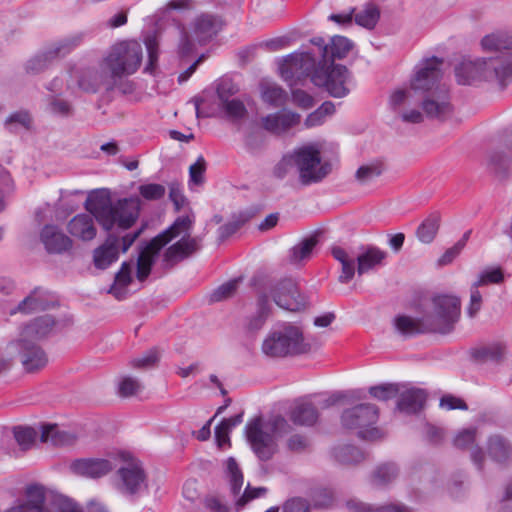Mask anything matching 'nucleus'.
<instances>
[{"label":"nucleus","mask_w":512,"mask_h":512,"mask_svg":"<svg viewBox=\"0 0 512 512\" xmlns=\"http://www.w3.org/2000/svg\"><path fill=\"white\" fill-rule=\"evenodd\" d=\"M141 201L138 197L123 198L112 202L108 197L94 196L86 201V209L90 214H78L68 223L69 233L83 241L95 238L97 230L93 217L105 231L117 227L127 230L134 225L139 217Z\"/></svg>","instance_id":"f257e3e1"},{"label":"nucleus","mask_w":512,"mask_h":512,"mask_svg":"<svg viewBox=\"0 0 512 512\" xmlns=\"http://www.w3.org/2000/svg\"><path fill=\"white\" fill-rule=\"evenodd\" d=\"M481 47L495 56L463 59L455 67V77L461 85H475L496 80L505 86L512 78V36L506 31H494L484 36Z\"/></svg>","instance_id":"f03ea898"},{"label":"nucleus","mask_w":512,"mask_h":512,"mask_svg":"<svg viewBox=\"0 0 512 512\" xmlns=\"http://www.w3.org/2000/svg\"><path fill=\"white\" fill-rule=\"evenodd\" d=\"M194 220L190 216H180L165 231L154 237L139 253L136 277L144 281L150 274L160 250L173 239H180L169 246L163 254V262L172 267L176 263L190 257L200 249L201 239L191 237L190 231Z\"/></svg>","instance_id":"7ed1b4c3"},{"label":"nucleus","mask_w":512,"mask_h":512,"mask_svg":"<svg viewBox=\"0 0 512 512\" xmlns=\"http://www.w3.org/2000/svg\"><path fill=\"white\" fill-rule=\"evenodd\" d=\"M443 60L432 57L417 67L411 79L412 90L421 98V107L429 119L444 121L452 115L448 88L440 84Z\"/></svg>","instance_id":"20e7f679"},{"label":"nucleus","mask_w":512,"mask_h":512,"mask_svg":"<svg viewBox=\"0 0 512 512\" xmlns=\"http://www.w3.org/2000/svg\"><path fill=\"white\" fill-rule=\"evenodd\" d=\"M222 28V20L217 15L202 13L197 15L190 24V32L179 22L169 25L159 38L175 36L178 38V53L181 56L190 55L195 49V42L202 45L211 40Z\"/></svg>","instance_id":"39448f33"},{"label":"nucleus","mask_w":512,"mask_h":512,"mask_svg":"<svg viewBox=\"0 0 512 512\" xmlns=\"http://www.w3.org/2000/svg\"><path fill=\"white\" fill-rule=\"evenodd\" d=\"M291 431V426L282 416H275L267 424L262 417H254L245 426V436L251 449L261 461L270 460L278 450L276 437Z\"/></svg>","instance_id":"423d86ee"},{"label":"nucleus","mask_w":512,"mask_h":512,"mask_svg":"<svg viewBox=\"0 0 512 512\" xmlns=\"http://www.w3.org/2000/svg\"><path fill=\"white\" fill-rule=\"evenodd\" d=\"M143 59V49L134 40L120 41L112 45L102 57L104 69L107 70L114 84L131 76L139 69Z\"/></svg>","instance_id":"0eeeda50"},{"label":"nucleus","mask_w":512,"mask_h":512,"mask_svg":"<svg viewBox=\"0 0 512 512\" xmlns=\"http://www.w3.org/2000/svg\"><path fill=\"white\" fill-rule=\"evenodd\" d=\"M311 345L305 341L302 329L285 323L271 330L264 338L261 351L269 358H284L310 352Z\"/></svg>","instance_id":"6e6552de"},{"label":"nucleus","mask_w":512,"mask_h":512,"mask_svg":"<svg viewBox=\"0 0 512 512\" xmlns=\"http://www.w3.org/2000/svg\"><path fill=\"white\" fill-rule=\"evenodd\" d=\"M461 313V301L452 295H438L425 308V328L433 333L447 334L454 329Z\"/></svg>","instance_id":"1a4fd4ad"},{"label":"nucleus","mask_w":512,"mask_h":512,"mask_svg":"<svg viewBox=\"0 0 512 512\" xmlns=\"http://www.w3.org/2000/svg\"><path fill=\"white\" fill-rule=\"evenodd\" d=\"M332 255L341 264V273L338 281L342 284L350 282L356 271L361 276L381 265L387 256L386 252L373 246L368 247L366 251L357 255V257L351 256L341 247H333Z\"/></svg>","instance_id":"9d476101"},{"label":"nucleus","mask_w":512,"mask_h":512,"mask_svg":"<svg viewBox=\"0 0 512 512\" xmlns=\"http://www.w3.org/2000/svg\"><path fill=\"white\" fill-rule=\"evenodd\" d=\"M25 500L10 507L6 512H82L73 500L65 496H56L45 505V489L38 484L28 485L25 489Z\"/></svg>","instance_id":"9b49d317"},{"label":"nucleus","mask_w":512,"mask_h":512,"mask_svg":"<svg viewBox=\"0 0 512 512\" xmlns=\"http://www.w3.org/2000/svg\"><path fill=\"white\" fill-rule=\"evenodd\" d=\"M378 420V409L375 405L365 403L343 411L341 423L345 429L357 430L358 436L366 440L380 438L381 432L373 427Z\"/></svg>","instance_id":"f8f14e48"},{"label":"nucleus","mask_w":512,"mask_h":512,"mask_svg":"<svg viewBox=\"0 0 512 512\" xmlns=\"http://www.w3.org/2000/svg\"><path fill=\"white\" fill-rule=\"evenodd\" d=\"M293 155L299 181L303 185L318 183L331 172V165L321 161L320 151L312 145L295 150Z\"/></svg>","instance_id":"ddd939ff"},{"label":"nucleus","mask_w":512,"mask_h":512,"mask_svg":"<svg viewBox=\"0 0 512 512\" xmlns=\"http://www.w3.org/2000/svg\"><path fill=\"white\" fill-rule=\"evenodd\" d=\"M258 292H266L268 299L272 297L278 307L289 311H299L307 304L305 296L299 292L297 283L291 278L269 282Z\"/></svg>","instance_id":"4468645a"},{"label":"nucleus","mask_w":512,"mask_h":512,"mask_svg":"<svg viewBox=\"0 0 512 512\" xmlns=\"http://www.w3.org/2000/svg\"><path fill=\"white\" fill-rule=\"evenodd\" d=\"M70 78L84 93L95 94L101 89L111 92L116 88L107 70L100 60L98 67H74L70 70Z\"/></svg>","instance_id":"2eb2a0df"},{"label":"nucleus","mask_w":512,"mask_h":512,"mask_svg":"<svg viewBox=\"0 0 512 512\" xmlns=\"http://www.w3.org/2000/svg\"><path fill=\"white\" fill-rule=\"evenodd\" d=\"M349 77V71L343 65H318L311 80L316 86L324 87L332 97L342 98L349 94Z\"/></svg>","instance_id":"dca6fc26"},{"label":"nucleus","mask_w":512,"mask_h":512,"mask_svg":"<svg viewBox=\"0 0 512 512\" xmlns=\"http://www.w3.org/2000/svg\"><path fill=\"white\" fill-rule=\"evenodd\" d=\"M117 474L120 478L118 488L122 493L133 495L147 488L146 473L138 460L131 459L118 469Z\"/></svg>","instance_id":"f3484780"},{"label":"nucleus","mask_w":512,"mask_h":512,"mask_svg":"<svg viewBox=\"0 0 512 512\" xmlns=\"http://www.w3.org/2000/svg\"><path fill=\"white\" fill-rule=\"evenodd\" d=\"M17 343L19 346L20 361L26 372L32 373L47 365V354L34 341L20 338Z\"/></svg>","instance_id":"a211bd4d"},{"label":"nucleus","mask_w":512,"mask_h":512,"mask_svg":"<svg viewBox=\"0 0 512 512\" xmlns=\"http://www.w3.org/2000/svg\"><path fill=\"white\" fill-rule=\"evenodd\" d=\"M315 66V59L309 52L293 53L287 56L281 67V76L285 81H291L293 78L306 76Z\"/></svg>","instance_id":"6ab92c4d"},{"label":"nucleus","mask_w":512,"mask_h":512,"mask_svg":"<svg viewBox=\"0 0 512 512\" xmlns=\"http://www.w3.org/2000/svg\"><path fill=\"white\" fill-rule=\"evenodd\" d=\"M40 242L49 254H63L72 248V240L55 224H46L40 230Z\"/></svg>","instance_id":"aec40b11"},{"label":"nucleus","mask_w":512,"mask_h":512,"mask_svg":"<svg viewBox=\"0 0 512 512\" xmlns=\"http://www.w3.org/2000/svg\"><path fill=\"white\" fill-rule=\"evenodd\" d=\"M56 300L47 291L42 288H35L27 297H25L11 314L21 312L24 314L36 313L53 308Z\"/></svg>","instance_id":"412c9836"},{"label":"nucleus","mask_w":512,"mask_h":512,"mask_svg":"<svg viewBox=\"0 0 512 512\" xmlns=\"http://www.w3.org/2000/svg\"><path fill=\"white\" fill-rule=\"evenodd\" d=\"M72 471L80 476L99 478L108 474L113 466L107 459L87 458L78 459L71 464Z\"/></svg>","instance_id":"4be33fe9"},{"label":"nucleus","mask_w":512,"mask_h":512,"mask_svg":"<svg viewBox=\"0 0 512 512\" xmlns=\"http://www.w3.org/2000/svg\"><path fill=\"white\" fill-rule=\"evenodd\" d=\"M301 116L298 113L283 110L269 114L262 118L263 128L274 134H281L294 127L300 122Z\"/></svg>","instance_id":"5701e85b"},{"label":"nucleus","mask_w":512,"mask_h":512,"mask_svg":"<svg viewBox=\"0 0 512 512\" xmlns=\"http://www.w3.org/2000/svg\"><path fill=\"white\" fill-rule=\"evenodd\" d=\"M120 250L119 237L110 233L103 245L94 250V264L99 269L107 268L118 259Z\"/></svg>","instance_id":"b1692460"},{"label":"nucleus","mask_w":512,"mask_h":512,"mask_svg":"<svg viewBox=\"0 0 512 512\" xmlns=\"http://www.w3.org/2000/svg\"><path fill=\"white\" fill-rule=\"evenodd\" d=\"M476 439V429H464L460 431L454 438V446L460 449H470L471 459L478 469H482L485 455L482 449L478 446H474Z\"/></svg>","instance_id":"393cba45"},{"label":"nucleus","mask_w":512,"mask_h":512,"mask_svg":"<svg viewBox=\"0 0 512 512\" xmlns=\"http://www.w3.org/2000/svg\"><path fill=\"white\" fill-rule=\"evenodd\" d=\"M55 325V320L50 315L38 317L27 324L20 338H26L30 341L40 340L46 337Z\"/></svg>","instance_id":"a878e982"},{"label":"nucleus","mask_w":512,"mask_h":512,"mask_svg":"<svg viewBox=\"0 0 512 512\" xmlns=\"http://www.w3.org/2000/svg\"><path fill=\"white\" fill-rule=\"evenodd\" d=\"M487 452L495 462L507 463L512 455V444L501 435H492L487 441Z\"/></svg>","instance_id":"bb28decb"},{"label":"nucleus","mask_w":512,"mask_h":512,"mask_svg":"<svg viewBox=\"0 0 512 512\" xmlns=\"http://www.w3.org/2000/svg\"><path fill=\"white\" fill-rule=\"evenodd\" d=\"M426 401V394L422 389L411 388L400 394L397 408L407 414L420 411Z\"/></svg>","instance_id":"cd10ccee"},{"label":"nucleus","mask_w":512,"mask_h":512,"mask_svg":"<svg viewBox=\"0 0 512 512\" xmlns=\"http://www.w3.org/2000/svg\"><path fill=\"white\" fill-rule=\"evenodd\" d=\"M427 323L426 317L413 318L406 315H399L394 320L396 330L404 336H413L422 333H433L432 330L425 328Z\"/></svg>","instance_id":"c85d7f7f"},{"label":"nucleus","mask_w":512,"mask_h":512,"mask_svg":"<svg viewBox=\"0 0 512 512\" xmlns=\"http://www.w3.org/2000/svg\"><path fill=\"white\" fill-rule=\"evenodd\" d=\"M84 39L83 33H75L53 42L47 48V55L55 60L64 57L78 47Z\"/></svg>","instance_id":"c756f323"},{"label":"nucleus","mask_w":512,"mask_h":512,"mask_svg":"<svg viewBox=\"0 0 512 512\" xmlns=\"http://www.w3.org/2000/svg\"><path fill=\"white\" fill-rule=\"evenodd\" d=\"M399 469L395 463L387 462L378 465L370 477L371 484L376 488H384L397 479Z\"/></svg>","instance_id":"7c9ffc66"},{"label":"nucleus","mask_w":512,"mask_h":512,"mask_svg":"<svg viewBox=\"0 0 512 512\" xmlns=\"http://www.w3.org/2000/svg\"><path fill=\"white\" fill-rule=\"evenodd\" d=\"M272 306L270 301H268V296L266 292H258L257 294V310L255 315L249 320L247 324V328L256 332L260 330L268 317L271 314Z\"/></svg>","instance_id":"2f4dec72"},{"label":"nucleus","mask_w":512,"mask_h":512,"mask_svg":"<svg viewBox=\"0 0 512 512\" xmlns=\"http://www.w3.org/2000/svg\"><path fill=\"white\" fill-rule=\"evenodd\" d=\"M40 440L56 446H66L74 444L76 436L71 432L60 430L57 425H47L42 427Z\"/></svg>","instance_id":"473e14b6"},{"label":"nucleus","mask_w":512,"mask_h":512,"mask_svg":"<svg viewBox=\"0 0 512 512\" xmlns=\"http://www.w3.org/2000/svg\"><path fill=\"white\" fill-rule=\"evenodd\" d=\"M291 419L298 425H313L318 419V412L310 402H300L291 411Z\"/></svg>","instance_id":"72a5a7b5"},{"label":"nucleus","mask_w":512,"mask_h":512,"mask_svg":"<svg viewBox=\"0 0 512 512\" xmlns=\"http://www.w3.org/2000/svg\"><path fill=\"white\" fill-rule=\"evenodd\" d=\"M440 221L441 217L438 212L431 213L418 227V239L425 244L431 243L438 233Z\"/></svg>","instance_id":"f704fd0d"},{"label":"nucleus","mask_w":512,"mask_h":512,"mask_svg":"<svg viewBox=\"0 0 512 512\" xmlns=\"http://www.w3.org/2000/svg\"><path fill=\"white\" fill-rule=\"evenodd\" d=\"M510 164L511 158L503 150H493L488 155L489 169L500 178L507 176Z\"/></svg>","instance_id":"c9c22d12"},{"label":"nucleus","mask_w":512,"mask_h":512,"mask_svg":"<svg viewBox=\"0 0 512 512\" xmlns=\"http://www.w3.org/2000/svg\"><path fill=\"white\" fill-rule=\"evenodd\" d=\"M334 457L340 464L354 465L362 462L365 458V455L359 448L355 446L342 445L334 449Z\"/></svg>","instance_id":"e433bc0d"},{"label":"nucleus","mask_w":512,"mask_h":512,"mask_svg":"<svg viewBox=\"0 0 512 512\" xmlns=\"http://www.w3.org/2000/svg\"><path fill=\"white\" fill-rule=\"evenodd\" d=\"M261 97L264 102L274 107H280L285 104L287 94L276 84L262 83Z\"/></svg>","instance_id":"4c0bfd02"},{"label":"nucleus","mask_w":512,"mask_h":512,"mask_svg":"<svg viewBox=\"0 0 512 512\" xmlns=\"http://www.w3.org/2000/svg\"><path fill=\"white\" fill-rule=\"evenodd\" d=\"M317 242V238L314 236L303 239L290 250L289 262L291 264H298L308 259Z\"/></svg>","instance_id":"58836bf2"},{"label":"nucleus","mask_w":512,"mask_h":512,"mask_svg":"<svg viewBox=\"0 0 512 512\" xmlns=\"http://www.w3.org/2000/svg\"><path fill=\"white\" fill-rule=\"evenodd\" d=\"M353 47L352 42L343 36H334L331 39V43L329 45V53L327 63L330 61L334 62L336 59H343L347 56V54L351 51ZM334 65V64H331Z\"/></svg>","instance_id":"ea45409f"},{"label":"nucleus","mask_w":512,"mask_h":512,"mask_svg":"<svg viewBox=\"0 0 512 512\" xmlns=\"http://www.w3.org/2000/svg\"><path fill=\"white\" fill-rule=\"evenodd\" d=\"M32 125V117L26 110L11 113L4 122V127L11 133H17L20 128L29 130Z\"/></svg>","instance_id":"a19ab883"},{"label":"nucleus","mask_w":512,"mask_h":512,"mask_svg":"<svg viewBox=\"0 0 512 512\" xmlns=\"http://www.w3.org/2000/svg\"><path fill=\"white\" fill-rule=\"evenodd\" d=\"M226 476L230 483L231 493L237 497L243 486V474L238 466V463L233 457H230L226 461Z\"/></svg>","instance_id":"79ce46f5"},{"label":"nucleus","mask_w":512,"mask_h":512,"mask_svg":"<svg viewBox=\"0 0 512 512\" xmlns=\"http://www.w3.org/2000/svg\"><path fill=\"white\" fill-rule=\"evenodd\" d=\"M380 12L374 4H367L362 10L355 14V22L367 29H372L377 24Z\"/></svg>","instance_id":"37998d69"},{"label":"nucleus","mask_w":512,"mask_h":512,"mask_svg":"<svg viewBox=\"0 0 512 512\" xmlns=\"http://www.w3.org/2000/svg\"><path fill=\"white\" fill-rule=\"evenodd\" d=\"M249 215L246 212H241L233 215L232 219L218 229V239L220 242L226 240L231 235L236 233L248 220Z\"/></svg>","instance_id":"c03bdc74"},{"label":"nucleus","mask_w":512,"mask_h":512,"mask_svg":"<svg viewBox=\"0 0 512 512\" xmlns=\"http://www.w3.org/2000/svg\"><path fill=\"white\" fill-rule=\"evenodd\" d=\"M382 173L383 165L379 162H375L360 166L355 173V178L360 184L366 185L379 177Z\"/></svg>","instance_id":"a18cd8bd"},{"label":"nucleus","mask_w":512,"mask_h":512,"mask_svg":"<svg viewBox=\"0 0 512 512\" xmlns=\"http://www.w3.org/2000/svg\"><path fill=\"white\" fill-rule=\"evenodd\" d=\"M37 436V431L31 427L18 426L14 428L15 440L23 450L31 448Z\"/></svg>","instance_id":"49530a36"},{"label":"nucleus","mask_w":512,"mask_h":512,"mask_svg":"<svg viewBox=\"0 0 512 512\" xmlns=\"http://www.w3.org/2000/svg\"><path fill=\"white\" fill-rule=\"evenodd\" d=\"M143 389L141 382L131 376L123 377L118 384V393L121 397L136 396Z\"/></svg>","instance_id":"de8ad7c7"},{"label":"nucleus","mask_w":512,"mask_h":512,"mask_svg":"<svg viewBox=\"0 0 512 512\" xmlns=\"http://www.w3.org/2000/svg\"><path fill=\"white\" fill-rule=\"evenodd\" d=\"M239 284L238 279L230 280L218 288H216L211 294H210V301L211 302H220L226 299L231 298L237 291Z\"/></svg>","instance_id":"09e8293b"},{"label":"nucleus","mask_w":512,"mask_h":512,"mask_svg":"<svg viewBox=\"0 0 512 512\" xmlns=\"http://www.w3.org/2000/svg\"><path fill=\"white\" fill-rule=\"evenodd\" d=\"M220 107L226 115L233 120L242 119L247 113L245 105L239 99H230L222 102L220 103Z\"/></svg>","instance_id":"8fccbe9b"},{"label":"nucleus","mask_w":512,"mask_h":512,"mask_svg":"<svg viewBox=\"0 0 512 512\" xmlns=\"http://www.w3.org/2000/svg\"><path fill=\"white\" fill-rule=\"evenodd\" d=\"M369 393L378 400L387 401L399 394V388L396 384L387 383L370 387Z\"/></svg>","instance_id":"3c124183"},{"label":"nucleus","mask_w":512,"mask_h":512,"mask_svg":"<svg viewBox=\"0 0 512 512\" xmlns=\"http://www.w3.org/2000/svg\"><path fill=\"white\" fill-rule=\"evenodd\" d=\"M54 59L47 55V48L40 54L29 59L25 65L28 73L37 74L43 71Z\"/></svg>","instance_id":"603ef678"},{"label":"nucleus","mask_w":512,"mask_h":512,"mask_svg":"<svg viewBox=\"0 0 512 512\" xmlns=\"http://www.w3.org/2000/svg\"><path fill=\"white\" fill-rule=\"evenodd\" d=\"M160 359V352L152 348L142 356L131 360V366L136 369H147L155 366Z\"/></svg>","instance_id":"864d4df0"},{"label":"nucleus","mask_w":512,"mask_h":512,"mask_svg":"<svg viewBox=\"0 0 512 512\" xmlns=\"http://www.w3.org/2000/svg\"><path fill=\"white\" fill-rule=\"evenodd\" d=\"M506 352V347L501 343H493L477 350V357L483 360H500Z\"/></svg>","instance_id":"5fc2aeb1"},{"label":"nucleus","mask_w":512,"mask_h":512,"mask_svg":"<svg viewBox=\"0 0 512 512\" xmlns=\"http://www.w3.org/2000/svg\"><path fill=\"white\" fill-rule=\"evenodd\" d=\"M166 189L161 184L150 183L139 187L140 195L146 200H159L165 195Z\"/></svg>","instance_id":"6e6d98bb"},{"label":"nucleus","mask_w":512,"mask_h":512,"mask_svg":"<svg viewBox=\"0 0 512 512\" xmlns=\"http://www.w3.org/2000/svg\"><path fill=\"white\" fill-rule=\"evenodd\" d=\"M503 273H502V270L500 268H494V269H490V270H485L483 271L478 280L475 281L473 284H475V286H483V285H486V284H499L503 281Z\"/></svg>","instance_id":"4d7b16f0"},{"label":"nucleus","mask_w":512,"mask_h":512,"mask_svg":"<svg viewBox=\"0 0 512 512\" xmlns=\"http://www.w3.org/2000/svg\"><path fill=\"white\" fill-rule=\"evenodd\" d=\"M266 488H251L249 485L245 488L243 494L235 500V507L238 511L243 508L249 501L258 498L266 493Z\"/></svg>","instance_id":"13d9d810"},{"label":"nucleus","mask_w":512,"mask_h":512,"mask_svg":"<svg viewBox=\"0 0 512 512\" xmlns=\"http://www.w3.org/2000/svg\"><path fill=\"white\" fill-rule=\"evenodd\" d=\"M49 110L52 114L61 117H68L73 114V106L71 103L56 97L50 101Z\"/></svg>","instance_id":"bf43d9fd"},{"label":"nucleus","mask_w":512,"mask_h":512,"mask_svg":"<svg viewBox=\"0 0 512 512\" xmlns=\"http://www.w3.org/2000/svg\"><path fill=\"white\" fill-rule=\"evenodd\" d=\"M205 160L199 157L197 161L189 167L190 184L201 185L204 182Z\"/></svg>","instance_id":"052dcab7"},{"label":"nucleus","mask_w":512,"mask_h":512,"mask_svg":"<svg viewBox=\"0 0 512 512\" xmlns=\"http://www.w3.org/2000/svg\"><path fill=\"white\" fill-rule=\"evenodd\" d=\"M414 95H418V93H415V91L412 90L411 85L408 89L396 90L390 96V104L393 107H397L409 103L411 102V99L414 97Z\"/></svg>","instance_id":"680f3d73"},{"label":"nucleus","mask_w":512,"mask_h":512,"mask_svg":"<svg viewBox=\"0 0 512 512\" xmlns=\"http://www.w3.org/2000/svg\"><path fill=\"white\" fill-rule=\"evenodd\" d=\"M283 512H308L310 505L308 501L301 497H293L283 504Z\"/></svg>","instance_id":"e2e57ef3"},{"label":"nucleus","mask_w":512,"mask_h":512,"mask_svg":"<svg viewBox=\"0 0 512 512\" xmlns=\"http://www.w3.org/2000/svg\"><path fill=\"white\" fill-rule=\"evenodd\" d=\"M238 90V87L231 80H222L217 86V95L220 103L230 100V97L236 94Z\"/></svg>","instance_id":"0e129e2a"},{"label":"nucleus","mask_w":512,"mask_h":512,"mask_svg":"<svg viewBox=\"0 0 512 512\" xmlns=\"http://www.w3.org/2000/svg\"><path fill=\"white\" fill-rule=\"evenodd\" d=\"M310 445L308 438L301 434H294L287 440V448L295 453L305 451Z\"/></svg>","instance_id":"69168bd1"},{"label":"nucleus","mask_w":512,"mask_h":512,"mask_svg":"<svg viewBox=\"0 0 512 512\" xmlns=\"http://www.w3.org/2000/svg\"><path fill=\"white\" fill-rule=\"evenodd\" d=\"M478 288L479 287L475 286V284H472V286H471L470 303L467 308V313L470 317H474L481 309L482 296H481V293L479 292Z\"/></svg>","instance_id":"338daca9"},{"label":"nucleus","mask_w":512,"mask_h":512,"mask_svg":"<svg viewBox=\"0 0 512 512\" xmlns=\"http://www.w3.org/2000/svg\"><path fill=\"white\" fill-rule=\"evenodd\" d=\"M292 100L303 109H309L314 105L313 97L301 89L292 90Z\"/></svg>","instance_id":"774afa93"}]
</instances>
